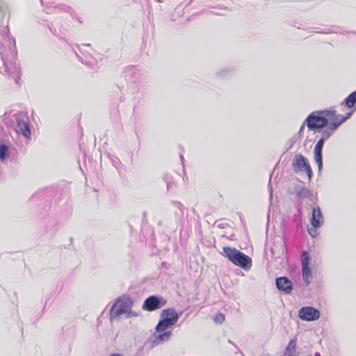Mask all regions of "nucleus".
Segmentation results:
<instances>
[{"instance_id": "nucleus-1", "label": "nucleus", "mask_w": 356, "mask_h": 356, "mask_svg": "<svg viewBox=\"0 0 356 356\" xmlns=\"http://www.w3.org/2000/svg\"><path fill=\"white\" fill-rule=\"evenodd\" d=\"M0 17L2 22L0 29V54L3 61L5 71L9 78L15 80L17 84L19 83L21 70L17 63V50L15 41L8 35V19L10 17L7 6L0 1Z\"/></svg>"}, {"instance_id": "nucleus-2", "label": "nucleus", "mask_w": 356, "mask_h": 356, "mask_svg": "<svg viewBox=\"0 0 356 356\" xmlns=\"http://www.w3.org/2000/svg\"><path fill=\"white\" fill-rule=\"evenodd\" d=\"M337 118H341V115L337 114L336 111L330 108L328 110L312 113L306 118L305 123L309 130H319L327 127L328 123Z\"/></svg>"}, {"instance_id": "nucleus-3", "label": "nucleus", "mask_w": 356, "mask_h": 356, "mask_svg": "<svg viewBox=\"0 0 356 356\" xmlns=\"http://www.w3.org/2000/svg\"><path fill=\"white\" fill-rule=\"evenodd\" d=\"M133 305V300L129 297L118 298L111 309L110 318H118L123 315L126 318L137 316L138 314L131 310Z\"/></svg>"}, {"instance_id": "nucleus-4", "label": "nucleus", "mask_w": 356, "mask_h": 356, "mask_svg": "<svg viewBox=\"0 0 356 356\" xmlns=\"http://www.w3.org/2000/svg\"><path fill=\"white\" fill-rule=\"evenodd\" d=\"M223 255L234 265L244 270H249L252 266L250 257L235 248L224 247Z\"/></svg>"}, {"instance_id": "nucleus-5", "label": "nucleus", "mask_w": 356, "mask_h": 356, "mask_svg": "<svg viewBox=\"0 0 356 356\" xmlns=\"http://www.w3.org/2000/svg\"><path fill=\"white\" fill-rule=\"evenodd\" d=\"M352 113V112H349L346 116L341 115V118H337L328 123L326 129L318 130V132L322 133V138L321 139H323L324 141L328 139L343 122L350 118Z\"/></svg>"}, {"instance_id": "nucleus-6", "label": "nucleus", "mask_w": 356, "mask_h": 356, "mask_svg": "<svg viewBox=\"0 0 356 356\" xmlns=\"http://www.w3.org/2000/svg\"><path fill=\"white\" fill-rule=\"evenodd\" d=\"M292 166L295 172H305L307 175L309 180L312 179V170L307 159L302 154L296 155Z\"/></svg>"}, {"instance_id": "nucleus-7", "label": "nucleus", "mask_w": 356, "mask_h": 356, "mask_svg": "<svg viewBox=\"0 0 356 356\" xmlns=\"http://www.w3.org/2000/svg\"><path fill=\"white\" fill-rule=\"evenodd\" d=\"M166 301L161 297L151 296L148 297L143 305V309L145 311H154L163 307Z\"/></svg>"}, {"instance_id": "nucleus-8", "label": "nucleus", "mask_w": 356, "mask_h": 356, "mask_svg": "<svg viewBox=\"0 0 356 356\" xmlns=\"http://www.w3.org/2000/svg\"><path fill=\"white\" fill-rule=\"evenodd\" d=\"M298 316L302 320L312 321L319 318L320 312L312 307H304L299 310Z\"/></svg>"}, {"instance_id": "nucleus-9", "label": "nucleus", "mask_w": 356, "mask_h": 356, "mask_svg": "<svg viewBox=\"0 0 356 356\" xmlns=\"http://www.w3.org/2000/svg\"><path fill=\"white\" fill-rule=\"evenodd\" d=\"M16 132L18 134H22L27 139L31 137V131L28 122L19 117L16 118Z\"/></svg>"}, {"instance_id": "nucleus-10", "label": "nucleus", "mask_w": 356, "mask_h": 356, "mask_svg": "<svg viewBox=\"0 0 356 356\" xmlns=\"http://www.w3.org/2000/svg\"><path fill=\"white\" fill-rule=\"evenodd\" d=\"M324 222V218L321 208L318 206L312 209L311 224L314 228H320Z\"/></svg>"}, {"instance_id": "nucleus-11", "label": "nucleus", "mask_w": 356, "mask_h": 356, "mask_svg": "<svg viewBox=\"0 0 356 356\" xmlns=\"http://www.w3.org/2000/svg\"><path fill=\"white\" fill-rule=\"evenodd\" d=\"M325 141L323 139H320L314 147V160L318 165V170H321L323 168V156L322 150Z\"/></svg>"}, {"instance_id": "nucleus-12", "label": "nucleus", "mask_w": 356, "mask_h": 356, "mask_svg": "<svg viewBox=\"0 0 356 356\" xmlns=\"http://www.w3.org/2000/svg\"><path fill=\"white\" fill-rule=\"evenodd\" d=\"M276 286L280 291L289 294L293 289L292 282L285 277H280L276 279Z\"/></svg>"}, {"instance_id": "nucleus-13", "label": "nucleus", "mask_w": 356, "mask_h": 356, "mask_svg": "<svg viewBox=\"0 0 356 356\" xmlns=\"http://www.w3.org/2000/svg\"><path fill=\"white\" fill-rule=\"evenodd\" d=\"M161 317L170 321L173 325H175L179 319V314L175 309H164L161 313Z\"/></svg>"}, {"instance_id": "nucleus-14", "label": "nucleus", "mask_w": 356, "mask_h": 356, "mask_svg": "<svg viewBox=\"0 0 356 356\" xmlns=\"http://www.w3.org/2000/svg\"><path fill=\"white\" fill-rule=\"evenodd\" d=\"M171 336V331H165L163 333L159 334L158 335H154L152 339V344L153 346H157L165 341H168L170 340Z\"/></svg>"}, {"instance_id": "nucleus-15", "label": "nucleus", "mask_w": 356, "mask_h": 356, "mask_svg": "<svg viewBox=\"0 0 356 356\" xmlns=\"http://www.w3.org/2000/svg\"><path fill=\"white\" fill-rule=\"evenodd\" d=\"M296 339H291L285 348L283 356H298L296 351Z\"/></svg>"}, {"instance_id": "nucleus-16", "label": "nucleus", "mask_w": 356, "mask_h": 356, "mask_svg": "<svg viewBox=\"0 0 356 356\" xmlns=\"http://www.w3.org/2000/svg\"><path fill=\"white\" fill-rule=\"evenodd\" d=\"M173 325H174L170 321L165 319V318H163L161 321H159V323L157 324L156 330L159 332H163Z\"/></svg>"}, {"instance_id": "nucleus-17", "label": "nucleus", "mask_w": 356, "mask_h": 356, "mask_svg": "<svg viewBox=\"0 0 356 356\" xmlns=\"http://www.w3.org/2000/svg\"><path fill=\"white\" fill-rule=\"evenodd\" d=\"M9 147L8 145L0 142V161L3 163L5 162L9 156Z\"/></svg>"}, {"instance_id": "nucleus-18", "label": "nucleus", "mask_w": 356, "mask_h": 356, "mask_svg": "<svg viewBox=\"0 0 356 356\" xmlns=\"http://www.w3.org/2000/svg\"><path fill=\"white\" fill-rule=\"evenodd\" d=\"M302 275L303 281L307 285H309L311 283V279L312 278V270L309 266L302 267Z\"/></svg>"}, {"instance_id": "nucleus-19", "label": "nucleus", "mask_w": 356, "mask_h": 356, "mask_svg": "<svg viewBox=\"0 0 356 356\" xmlns=\"http://www.w3.org/2000/svg\"><path fill=\"white\" fill-rule=\"evenodd\" d=\"M296 194L300 199L303 200L309 197L312 195V192L309 188L302 187L300 189L297 191Z\"/></svg>"}, {"instance_id": "nucleus-20", "label": "nucleus", "mask_w": 356, "mask_h": 356, "mask_svg": "<svg viewBox=\"0 0 356 356\" xmlns=\"http://www.w3.org/2000/svg\"><path fill=\"white\" fill-rule=\"evenodd\" d=\"M344 103L348 108H351L355 103H356V91L352 92L345 99Z\"/></svg>"}, {"instance_id": "nucleus-21", "label": "nucleus", "mask_w": 356, "mask_h": 356, "mask_svg": "<svg viewBox=\"0 0 356 356\" xmlns=\"http://www.w3.org/2000/svg\"><path fill=\"white\" fill-rule=\"evenodd\" d=\"M310 257L307 251H303L301 254V264L302 267L309 266Z\"/></svg>"}, {"instance_id": "nucleus-22", "label": "nucleus", "mask_w": 356, "mask_h": 356, "mask_svg": "<svg viewBox=\"0 0 356 356\" xmlns=\"http://www.w3.org/2000/svg\"><path fill=\"white\" fill-rule=\"evenodd\" d=\"M212 8L214 10H211L210 12L217 15H225V13L227 12V8L225 7L222 8L220 6H219L218 7L213 6Z\"/></svg>"}, {"instance_id": "nucleus-23", "label": "nucleus", "mask_w": 356, "mask_h": 356, "mask_svg": "<svg viewBox=\"0 0 356 356\" xmlns=\"http://www.w3.org/2000/svg\"><path fill=\"white\" fill-rule=\"evenodd\" d=\"M40 2H41L42 6L46 8V9H44V11L47 13H50L52 12L53 10H55V8H50V4H51V1H40Z\"/></svg>"}, {"instance_id": "nucleus-24", "label": "nucleus", "mask_w": 356, "mask_h": 356, "mask_svg": "<svg viewBox=\"0 0 356 356\" xmlns=\"http://www.w3.org/2000/svg\"><path fill=\"white\" fill-rule=\"evenodd\" d=\"M225 318L222 314H218L213 318L214 321L217 323H222L224 322Z\"/></svg>"}, {"instance_id": "nucleus-25", "label": "nucleus", "mask_w": 356, "mask_h": 356, "mask_svg": "<svg viewBox=\"0 0 356 356\" xmlns=\"http://www.w3.org/2000/svg\"><path fill=\"white\" fill-rule=\"evenodd\" d=\"M172 204L174 205V207L179 209L180 211H182L184 206L181 202L177 201H172Z\"/></svg>"}, {"instance_id": "nucleus-26", "label": "nucleus", "mask_w": 356, "mask_h": 356, "mask_svg": "<svg viewBox=\"0 0 356 356\" xmlns=\"http://www.w3.org/2000/svg\"><path fill=\"white\" fill-rule=\"evenodd\" d=\"M316 229V228L314 227L308 229V232L312 237H315L316 236L317 232Z\"/></svg>"}, {"instance_id": "nucleus-27", "label": "nucleus", "mask_w": 356, "mask_h": 356, "mask_svg": "<svg viewBox=\"0 0 356 356\" xmlns=\"http://www.w3.org/2000/svg\"><path fill=\"white\" fill-rule=\"evenodd\" d=\"M306 123L304 122V124L301 126L300 130H299V134H301L302 133V131H304V129H305V124Z\"/></svg>"}, {"instance_id": "nucleus-28", "label": "nucleus", "mask_w": 356, "mask_h": 356, "mask_svg": "<svg viewBox=\"0 0 356 356\" xmlns=\"http://www.w3.org/2000/svg\"><path fill=\"white\" fill-rule=\"evenodd\" d=\"M181 159L182 161L184 160L183 156H181Z\"/></svg>"}]
</instances>
